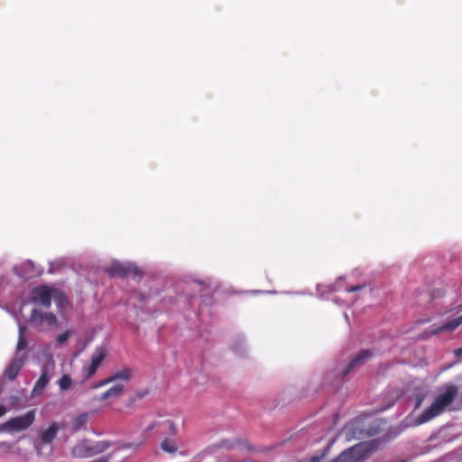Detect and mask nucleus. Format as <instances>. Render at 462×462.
Returning <instances> with one entry per match:
<instances>
[{
	"instance_id": "f03ea898",
	"label": "nucleus",
	"mask_w": 462,
	"mask_h": 462,
	"mask_svg": "<svg viewBox=\"0 0 462 462\" xmlns=\"http://www.w3.org/2000/svg\"><path fill=\"white\" fill-rule=\"evenodd\" d=\"M35 410H30L22 416L9 419L5 422L4 428L12 431H23L29 429L35 420Z\"/></svg>"
},
{
	"instance_id": "f257e3e1",
	"label": "nucleus",
	"mask_w": 462,
	"mask_h": 462,
	"mask_svg": "<svg viewBox=\"0 0 462 462\" xmlns=\"http://www.w3.org/2000/svg\"><path fill=\"white\" fill-rule=\"evenodd\" d=\"M457 393L456 385H447L444 393L439 394L431 405L419 416L417 422L422 424L441 414L454 402Z\"/></svg>"
},
{
	"instance_id": "7ed1b4c3",
	"label": "nucleus",
	"mask_w": 462,
	"mask_h": 462,
	"mask_svg": "<svg viewBox=\"0 0 462 462\" xmlns=\"http://www.w3.org/2000/svg\"><path fill=\"white\" fill-rule=\"evenodd\" d=\"M106 356V351L104 347L99 346L95 349L90 358V364L82 368L83 381L89 380L97 373Z\"/></svg>"
},
{
	"instance_id": "b1692460",
	"label": "nucleus",
	"mask_w": 462,
	"mask_h": 462,
	"mask_svg": "<svg viewBox=\"0 0 462 462\" xmlns=\"http://www.w3.org/2000/svg\"><path fill=\"white\" fill-rule=\"evenodd\" d=\"M86 442H87V448H88V451L89 453V457L97 455L96 452L94 442H91L89 440H86Z\"/></svg>"
},
{
	"instance_id": "2f4dec72",
	"label": "nucleus",
	"mask_w": 462,
	"mask_h": 462,
	"mask_svg": "<svg viewBox=\"0 0 462 462\" xmlns=\"http://www.w3.org/2000/svg\"><path fill=\"white\" fill-rule=\"evenodd\" d=\"M402 462H407V461H402Z\"/></svg>"
},
{
	"instance_id": "393cba45",
	"label": "nucleus",
	"mask_w": 462,
	"mask_h": 462,
	"mask_svg": "<svg viewBox=\"0 0 462 462\" xmlns=\"http://www.w3.org/2000/svg\"><path fill=\"white\" fill-rule=\"evenodd\" d=\"M69 337V331H65L64 333L59 335L57 337L56 340L59 344H62L65 341H67Z\"/></svg>"
},
{
	"instance_id": "39448f33",
	"label": "nucleus",
	"mask_w": 462,
	"mask_h": 462,
	"mask_svg": "<svg viewBox=\"0 0 462 462\" xmlns=\"http://www.w3.org/2000/svg\"><path fill=\"white\" fill-rule=\"evenodd\" d=\"M52 292L53 290L45 285L35 287L32 291L31 301L48 309L51 305Z\"/></svg>"
},
{
	"instance_id": "c85d7f7f",
	"label": "nucleus",
	"mask_w": 462,
	"mask_h": 462,
	"mask_svg": "<svg viewBox=\"0 0 462 462\" xmlns=\"http://www.w3.org/2000/svg\"><path fill=\"white\" fill-rule=\"evenodd\" d=\"M26 331H27L26 327L20 326L19 327V337H25Z\"/></svg>"
},
{
	"instance_id": "20e7f679",
	"label": "nucleus",
	"mask_w": 462,
	"mask_h": 462,
	"mask_svg": "<svg viewBox=\"0 0 462 462\" xmlns=\"http://www.w3.org/2000/svg\"><path fill=\"white\" fill-rule=\"evenodd\" d=\"M106 273L112 277L118 276L123 278L128 276L141 277L142 275V271L138 267L130 263H121L111 264L107 267Z\"/></svg>"
},
{
	"instance_id": "9d476101",
	"label": "nucleus",
	"mask_w": 462,
	"mask_h": 462,
	"mask_svg": "<svg viewBox=\"0 0 462 462\" xmlns=\"http://www.w3.org/2000/svg\"><path fill=\"white\" fill-rule=\"evenodd\" d=\"M61 429L60 425L57 422H52L46 430H42L40 434V441L42 444L50 445L56 439L58 432Z\"/></svg>"
},
{
	"instance_id": "2eb2a0df",
	"label": "nucleus",
	"mask_w": 462,
	"mask_h": 462,
	"mask_svg": "<svg viewBox=\"0 0 462 462\" xmlns=\"http://www.w3.org/2000/svg\"><path fill=\"white\" fill-rule=\"evenodd\" d=\"M72 456L78 458L89 457L86 440L81 441L73 447L71 450Z\"/></svg>"
},
{
	"instance_id": "ddd939ff",
	"label": "nucleus",
	"mask_w": 462,
	"mask_h": 462,
	"mask_svg": "<svg viewBox=\"0 0 462 462\" xmlns=\"http://www.w3.org/2000/svg\"><path fill=\"white\" fill-rule=\"evenodd\" d=\"M462 324V315L456 319H452L450 320H448L446 323H444L442 326L434 328L431 331V335H436L443 331H453L457 327H459Z\"/></svg>"
},
{
	"instance_id": "1a4fd4ad",
	"label": "nucleus",
	"mask_w": 462,
	"mask_h": 462,
	"mask_svg": "<svg viewBox=\"0 0 462 462\" xmlns=\"http://www.w3.org/2000/svg\"><path fill=\"white\" fill-rule=\"evenodd\" d=\"M350 462H360L368 456V448L365 443H359L346 450Z\"/></svg>"
},
{
	"instance_id": "aec40b11",
	"label": "nucleus",
	"mask_w": 462,
	"mask_h": 462,
	"mask_svg": "<svg viewBox=\"0 0 462 462\" xmlns=\"http://www.w3.org/2000/svg\"><path fill=\"white\" fill-rule=\"evenodd\" d=\"M9 403L13 409H20L23 407L22 399L18 395H11L9 397Z\"/></svg>"
},
{
	"instance_id": "f8f14e48",
	"label": "nucleus",
	"mask_w": 462,
	"mask_h": 462,
	"mask_svg": "<svg viewBox=\"0 0 462 462\" xmlns=\"http://www.w3.org/2000/svg\"><path fill=\"white\" fill-rule=\"evenodd\" d=\"M125 390V385L122 383H116L112 387H110L108 390H106L105 393H103L99 397V401H106V400H115L120 397Z\"/></svg>"
},
{
	"instance_id": "c756f323",
	"label": "nucleus",
	"mask_w": 462,
	"mask_h": 462,
	"mask_svg": "<svg viewBox=\"0 0 462 462\" xmlns=\"http://www.w3.org/2000/svg\"><path fill=\"white\" fill-rule=\"evenodd\" d=\"M453 353L457 357L462 356V346L455 349Z\"/></svg>"
},
{
	"instance_id": "6ab92c4d",
	"label": "nucleus",
	"mask_w": 462,
	"mask_h": 462,
	"mask_svg": "<svg viewBox=\"0 0 462 462\" xmlns=\"http://www.w3.org/2000/svg\"><path fill=\"white\" fill-rule=\"evenodd\" d=\"M161 425H162V428H163V431L168 432L171 435L177 434V428L173 421L165 420L164 422H162Z\"/></svg>"
},
{
	"instance_id": "a211bd4d",
	"label": "nucleus",
	"mask_w": 462,
	"mask_h": 462,
	"mask_svg": "<svg viewBox=\"0 0 462 462\" xmlns=\"http://www.w3.org/2000/svg\"><path fill=\"white\" fill-rule=\"evenodd\" d=\"M72 384V379L69 374H63L58 382L60 391H67Z\"/></svg>"
},
{
	"instance_id": "f3484780",
	"label": "nucleus",
	"mask_w": 462,
	"mask_h": 462,
	"mask_svg": "<svg viewBox=\"0 0 462 462\" xmlns=\"http://www.w3.org/2000/svg\"><path fill=\"white\" fill-rule=\"evenodd\" d=\"M161 448L164 452L170 453V454H174L178 450V448H177L175 442L169 439H164L162 441Z\"/></svg>"
},
{
	"instance_id": "0eeeda50",
	"label": "nucleus",
	"mask_w": 462,
	"mask_h": 462,
	"mask_svg": "<svg viewBox=\"0 0 462 462\" xmlns=\"http://www.w3.org/2000/svg\"><path fill=\"white\" fill-rule=\"evenodd\" d=\"M26 361L25 355L15 354L14 357L5 370V375L10 380L14 381L19 374L21 369Z\"/></svg>"
},
{
	"instance_id": "cd10ccee",
	"label": "nucleus",
	"mask_w": 462,
	"mask_h": 462,
	"mask_svg": "<svg viewBox=\"0 0 462 462\" xmlns=\"http://www.w3.org/2000/svg\"><path fill=\"white\" fill-rule=\"evenodd\" d=\"M162 423H157V422H153V423H151L149 424L146 428H145V431L146 432H149L151 430H152L153 429H155L156 427H162L161 425Z\"/></svg>"
},
{
	"instance_id": "5701e85b",
	"label": "nucleus",
	"mask_w": 462,
	"mask_h": 462,
	"mask_svg": "<svg viewBox=\"0 0 462 462\" xmlns=\"http://www.w3.org/2000/svg\"><path fill=\"white\" fill-rule=\"evenodd\" d=\"M331 462H350V457H348L347 453L345 450Z\"/></svg>"
},
{
	"instance_id": "4be33fe9",
	"label": "nucleus",
	"mask_w": 462,
	"mask_h": 462,
	"mask_svg": "<svg viewBox=\"0 0 462 462\" xmlns=\"http://www.w3.org/2000/svg\"><path fill=\"white\" fill-rule=\"evenodd\" d=\"M27 346V339L26 337H18V342L16 345V354L20 355L19 353L25 349Z\"/></svg>"
},
{
	"instance_id": "4468645a",
	"label": "nucleus",
	"mask_w": 462,
	"mask_h": 462,
	"mask_svg": "<svg viewBox=\"0 0 462 462\" xmlns=\"http://www.w3.org/2000/svg\"><path fill=\"white\" fill-rule=\"evenodd\" d=\"M132 375V370L128 367H125L122 370L111 374L109 378L112 383L116 382L118 380L128 382L131 379Z\"/></svg>"
},
{
	"instance_id": "6e6552de",
	"label": "nucleus",
	"mask_w": 462,
	"mask_h": 462,
	"mask_svg": "<svg viewBox=\"0 0 462 462\" xmlns=\"http://www.w3.org/2000/svg\"><path fill=\"white\" fill-rule=\"evenodd\" d=\"M373 352L369 349H363L360 352H358L349 362V364L346 365V368L342 371V376H346L349 373L352 372V370L358 366L363 365L366 360L373 357Z\"/></svg>"
},
{
	"instance_id": "a878e982",
	"label": "nucleus",
	"mask_w": 462,
	"mask_h": 462,
	"mask_svg": "<svg viewBox=\"0 0 462 462\" xmlns=\"http://www.w3.org/2000/svg\"><path fill=\"white\" fill-rule=\"evenodd\" d=\"M112 382L110 381V378L109 376L102 381H99L98 383H97L96 384L93 385L92 388H98V387H102V386H105L108 383H111Z\"/></svg>"
},
{
	"instance_id": "dca6fc26",
	"label": "nucleus",
	"mask_w": 462,
	"mask_h": 462,
	"mask_svg": "<svg viewBox=\"0 0 462 462\" xmlns=\"http://www.w3.org/2000/svg\"><path fill=\"white\" fill-rule=\"evenodd\" d=\"M88 420V412H83V413L78 415L74 419L73 428L75 430L84 429L87 426Z\"/></svg>"
},
{
	"instance_id": "412c9836",
	"label": "nucleus",
	"mask_w": 462,
	"mask_h": 462,
	"mask_svg": "<svg viewBox=\"0 0 462 462\" xmlns=\"http://www.w3.org/2000/svg\"><path fill=\"white\" fill-rule=\"evenodd\" d=\"M94 446H95L97 454L104 452L106 449H107L110 447L109 443L106 441L96 442V443H94Z\"/></svg>"
},
{
	"instance_id": "7c9ffc66",
	"label": "nucleus",
	"mask_w": 462,
	"mask_h": 462,
	"mask_svg": "<svg viewBox=\"0 0 462 462\" xmlns=\"http://www.w3.org/2000/svg\"><path fill=\"white\" fill-rule=\"evenodd\" d=\"M6 408L3 405H0V417L4 416L6 413Z\"/></svg>"
},
{
	"instance_id": "9b49d317",
	"label": "nucleus",
	"mask_w": 462,
	"mask_h": 462,
	"mask_svg": "<svg viewBox=\"0 0 462 462\" xmlns=\"http://www.w3.org/2000/svg\"><path fill=\"white\" fill-rule=\"evenodd\" d=\"M50 380H51V370L48 366H43L42 368L41 375L33 386L32 393L34 395L40 394L44 390V388L47 386Z\"/></svg>"
},
{
	"instance_id": "423d86ee",
	"label": "nucleus",
	"mask_w": 462,
	"mask_h": 462,
	"mask_svg": "<svg viewBox=\"0 0 462 462\" xmlns=\"http://www.w3.org/2000/svg\"><path fill=\"white\" fill-rule=\"evenodd\" d=\"M30 323L35 327L46 324L48 327H55L57 325V317L51 312H43L37 309H33L30 316Z\"/></svg>"
},
{
	"instance_id": "bb28decb",
	"label": "nucleus",
	"mask_w": 462,
	"mask_h": 462,
	"mask_svg": "<svg viewBox=\"0 0 462 462\" xmlns=\"http://www.w3.org/2000/svg\"><path fill=\"white\" fill-rule=\"evenodd\" d=\"M363 288H365L364 284H362V285H355V286H352V287L348 288L346 291L348 292H355V291L362 290Z\"/></svg>"
}]
</instances>
